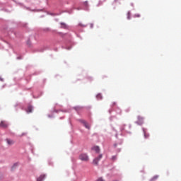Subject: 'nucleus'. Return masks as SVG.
I'll use <instances>...</instances> for the list:
<instances>
[{
    "label": "nucleus",
    "mask_w": 181,
    "mask_h": 181,
    "mask_svg": "<svg viewBox=\"0 0 181 181\" xmlns=\"http://www.w3.org/2000/svg\"><path fill=\"white\" fill-rule=\"evenodd\" d=\"M79 159H80V160H82L83 162H88V156H87L86 153H81L79 156Z\"/></svg>",
    "instance_id": "f257e3e1"
},
{
    "label": "nucleus",
    "mask_w": 181,
    "mask_h": 181,
    "mask_svg": "<svg viewBox=\"0 0 181 181\" xmlns=\"http://www.w3.org/2000/svg\"><path fill=\"white\" fill-rule=\"evenodd\" d=\"M103 158V155H99L98 158H96L93 160V165H98V162L100 161V159Z\"/></svg>",
    "instance_id": "f03ea898"
},
{
    "label": "nucleus",
    "mask_w": 181,
    "mask_h": 181,
    "mask_svg": "<svg viewBox=\"0 0 181 181\" xmlns=\"http://www.w3.org/2000/svg\"><path fill=\"white\" fill-rule=\"evenodd\" d=\"M46 175H41L37 179V181H43L44 179H45Z\"/></svg>",
    "instance_id": "7ed1b4c3"
},
{
    "label": "nucleus",
    "mask_w": 181,
    "mask_h": 181,
    "mask_svg": "<svg viewBox=\"0 0 181 181\" xmlns=\"http://www.w3.org/2000/svg\"><path fill=\"white\" fill-rule=\"evenodd\" d=\"M6 142L8 145H13V144H15V141H13V140L9 139H6Z\"/></svg>",
    "instance_id": "20e7f679"
},
{
    "label": "nucleus",
    "mask_w": 181,
    "mask_h": 181,
    "mask_svg": "<svg viewBox=\"0 0 181 181\" xmlns=\"http://www.w3.org/2000/svg\"><path fill=\"white\" fill-rule=\"evenodd\" d=\"M93 151H95V152H96V153H100V147L98 146H94L93 148H92Z\"/></svg>",
    "instance_id": "39448f33"
},
{
    "label": "nucleus",
    "mask_w": 181,
    "mask_h": 181,
    "mask_svg": "<svg viewBox=\"0 0 181 181\" xmlns=\"http://www.w3.org/2000/svg\"><path fill=\"white\" fill-rule=\"evenodd\" d=\"M0 127L1 128H6V127H8V124L6 123H5V122H1L0 123Z\"/></svg>",
    "instance_id": "423d86ee"
},
{
    "label": "nucleus",
    "mask_w": 181,
    "mask_h": 181,
    "mask_svg": "<svg viewBox=\"0 0 181 181\" xmlns=\"http://www.w3.org/2000/svg\"><path fill=\"white\" fill-rule=\"evenodd\" d=\"M83 124L84 127L87 128V129H90V124H88V123H87L86 121H83Z\"/></svg>",
    "instance_id": "0eeeda50"
},
{
    "label": "nucleus",
    "mask_w": 181,
    "mask_h": 181,
    "mask_svg": "<svg viewBox=\"0 0 181 181\" xmlns=\"http://www.w3.org/2000/svg\"><path fill=\"white\" fill-rule=\"evenodd\" d=\"M33 110V107L32 106H28L27 108V112L28 113L32 112Z\"/></svg>",
    "instance_id": "6e6552de"
},
{
    "label": "nucleus",
    "mask_w": 181,
    "mask_h": 181,
    "mask_svg": "<svg viewBox=\"0 0 181 181\" xmlns=\"http://www.w3.org/2000/svg\"><path fill=\"white\" fill-rule=\"evenodd\" d=\"M61 27L63 29H66V28H67V25H66V23H61Z\"/></svg>",
    "instance_id": "1a4fd4ad"
},
{
    "label": "nucleus",
    "mask_w": 181,
    "mask_h": 181,
    "mask_svg": "<svg viewBox=\"0 0 181 181\" xmlns=\"http://www.w3.org/2000/svg\"><path fill=\"white\" fill-rule=\"evenodd\" d=\"M96 98H98V100H101L103 98V96L101 95V94H98Z\"/></svg>",
    "instance_id": "9d476101"
},
{
    "label": "nucleus",
    "mask_w": 181,
    "mask_h": 181,
    "mask_svg": "<svg viewBox=\"0 0 181 181\" xmlns=\"http://www.w3.org/2000/svg\"><path fill=\"white\" fill-rule=\"evenodd\" d=\"M138 119H139V121H140V122H142V121H144V117H142L141 116H138Z\"/></svg>",
    "instance_id": "9b49d317"
},
{
    "label": "nucleus",
    "mask_w": 181,
    "mask_h": 181,
    "mask_svg": "<svg viewBox=\"0 0 181 181\" xmlns=\"http://www.w3.org/2000/svg\"><path fill=\"white\" fill-rule=\"evenodd\" d=\"M127 19H131V13H128Z\"/></svg>",
    "instance_id": "f8f14e48"
},
{
    "label": "nucleus",
    "mask_w": 181,
    "mask_h": 181,
    "mask_svg": "<svg viewBox=\"0 0 181 181\" xmlns=\"http://www.w3.org/2000/svg\"><path fill=\"white\" fill-rule=\"evenodd\" d=\"M112 160H117V156H114L112 157Z\"/></svg>",
    "instance_id": "ddd939ff"
},
{
    "label": "nucleus",
    "mask_w": 181,
    "mask_h": 181,
    "mask_svg": "<svg viewBox=\"0 0 181 181\" xmlns=\"http://www.w3.org/2000/svg\"><path fill=\"white\" fill-rule=\"evenodd\" d=\"M97 181H104V179H103V177H100L97 180Z\"/></svg>",
    "instance_id": "4468645a"
},
{
    "label": "nucleus",
    "mask_w": 181,
    "mask_h": 181,
    "mask_svg": "<svg viewBox=\"0 0 181 181\" xmlns=\"http://www.w3.org/2000/svg\"><path fill=\"white\" fill-rule=\"evenodd\" d=\"M145 138H148V136H149V135H146V134H144Z\"/></svg>",
    "instance_id": "2eb2a0df"
},
{
    "label": "nucleus",
    "mask_w": 181,
    "mask_h": 181,
    "mask_svg": "<svg viewBox=\"0 0 181 181\" xmlns=\"http://www.w3.org/2000/svg\"><path fill=\"white\" fill-rule=\"evenodd\" d=\"M136 16L137 18H139V16H141V15L138 14V15H136Z\"/></svg>",
    "instance_id": "dca6fc26"
},
{
    "label": "nucleus",
    "mask_w": 181,
    "mask_h": 181,
    "mask_svg": "<svg viewBox=\"0 0 181 181\" xmlns=\"http://www.w3.org/2000/svg\"><path fill=\"white\" fill-rule=\"evenodd\" d=\"M0 80L2 81V78H0Z\"/></svg>",
    "instance_id": "f3484780"
}]
</instances>
